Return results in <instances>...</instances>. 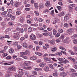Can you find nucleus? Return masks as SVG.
I'll return each instance as SVG.
<instances>
[{
  "label": "nucleus",
  "instance_id": "obj_1",
  "mask_svg": "<svg viewBox=\"0 0 77 77\" xmlns=\"http://www.w3.org/2000/svg\"><path fill=\"white\" fill-rule=\"evenodd\" d=\"M8 72L9 73H11L12 71H15L16 70V68L14 66L10 67L8 68Z\"/></svg>",
  "mask_w": 77,
  "mask_h": 77
},
{
  "label": "nucleus",
  "instance_id": "obj_2",
  "mask_svg": "<svg viewBox=\"0 0 77 77\" xmlns=\"http://www.w3.org/2000/svg\"><path fill=\"white\" fill-rule=\"evenodd\" d=\"M30 64H31V62H30V61H25V62L23 64L24 68H25L26 67V66H27L30 65Z\"/></svg>",
  "mask_w": 77,
  "mask_h": 77
},
{
  "label": "nucleus",
  "instance_id": "obj_3",
  "mask_svg": "<svg viewBox=\"0 0 77 77\" xmlns=\"http://www.w3.org/2000/svg\"><path fill=\"white\" fill-rule=\"evenodd\" d=\"M67 32L69 35H71V33L74 32V28H70L67 30Z\"/></svg>",
  "mask_w": 77,
  "mask_h": 77
},
{
  "label": "nucleus",
  "instance_id": "obj_4",
  "mask_svg": "<svg viewBox=\"0 0 77 77\" xmlns=\"http://www.w3.org/2000/svg\"><path fill=\"white\" fill-rule=\"evenodd\" d=\"M48 42L51 44V45H54L55 44V41H54V40H52L51 41L50 40H48Z\"/></svg>",
  "mask_w": 77,
  "mask_h": 77
},
{
  "label": "nucleus",
  "instance_id": "obj_5",
  "mask_svg": "<svg viewBox=\"0 0 77 77\" xmlns=\"http://www.w3.org/2000/svg\"><path fill=\"white\" fill-rule=\"evenodd\" d=\"M30 38L31 40L34 41L36 39V36L33 35H31L30 36Z\"/></svg>",
  "mask_w": 77,
  "mask_h": 77
},
{
  "label": "nucleus",
  "instance_id": "obj_6",
  "mask_svg": "<svg viewBox=\"0 0 77 77\" xmlns=\"http://www.w3.org/2000/svg\"><path fill=\"white\" fill-rule=\"evenodd\" d=\"M64 42L65 43H68L69 42V38L68 37H67L66 39L64 40Z\"/></svg>",
  "mask_w": 77,
  "mask_h": 77
},
{
  "label": "nucleus",
  "instance_id": "obj_7",
  "mask_svg": "<svg viewBox=\"0 0 77 77\" xmlns=\"http://www.w3.org/2000/svg\"><path fill=\"white\" fill-rule=\"evenodd\" d=\"M19 70H20L19 72V74H21V75H23L24 74V72H23V71H25L23 69H20Z\"/></svg>",
  "mask_w": 77,
  "mask_h": 77
},
{
  "label": "nucleus",
  "instance_id": "obj_8",
  "mask_svg": "<svg viewBox=\"0 0 77 77\" xmlns=\"http://www.w3.org/2000/svg\"><path fill=\"white\" fill-rule=\"evenodd\" d=\"M30 59L32 60H35L37 59V57L36 56L32 57L30 58Z\"/></svg>",
  "mask_w": 77,
  "mask_h": 77
},
{
  "label": "nucleus",
  "instance_id": "obj_9",
  "mask_svg": "<svg viewBox=\"0 0 77 77\" xmlns=\"http://www.w3.org/2000/svg\"><path fill=\"white\" fill-rule=\"evenodd\" d=\"M46 64L45 63H42L39 64V66L40 67H44L45 66Z\"/></svg>",
  "mask_w": 77,
  "mask_h": 77
},
{
  "label": "nucleus",
  "instance_id": "obj_10",
  "mask_svg": "<svg viewBox=\"0 0 77 77\" xmlns=\"http://www.w3.org/2000/svg\"><path fill=\"white\" fill-rule=\"evenodd\" d=\"M14 50L12 48H11L9 50V52L10 53H11V54H12V53H14Z\"/></svg>",
  "mask_w": 77,
  "mask_h": 77
},
{
  "label": "nucleus",
  "instance_id": "obj_11",
  "mask_svg": "<svg viewBox=\"0 0 77 77\" xmlns=\"http://www.w3.org/2000/svg\"><path fill=\"white\" fill-rule=\"evenodd\" d=\"M68 59L71 60L72 62H74L75 61V59L72 57H68Z\"/></svg>",
  "mask_w": 77,
  "mask_h": 77
},
{
  "label": "nucleus",
  "instance_id": "obj_12",
  "mask_svg": "<svg viewBox=\"0 0 77 77\" xmlns=\"http://www.w3.org/2000/svg\"><path fill=\"white\" fill-rule=\"evenodd\" d=\"M39 6V9H42V8L44 7V5L43 4H40Z\"/></svg>",
  "mask_w": 77,
  "mask_h": 77
},
{
  "label": "nucleus",
  "instance_id": "obj_13",
  "mask_svg": "<svg viewBox=\"0 0 77 77\" xmlns=\"http://www.w3.org/2000/svg\"><path fill=\"white\" fill-rule=\"evenodd\" d=\"M45 70L46 72H48L49 71V68H48V66H47L45 67Z\"/></svg>",
  "mask_w": 77,
  "mask_h": 77
},
{
  "label": "nucleus",
  "instance_id": "obj_14",
  "mask_svg": "<svg viewBox=\"0 0 77 77\" xmlns=\"http://www.w3.org/2000/svg\"><path fill=\"white\" fill-rule=\"evenodd\" d=\"M23 46L24 47L26 48H28V45H27V44L26 42H24L23 43Z\"/></svg>",
  "mask_w": 77,
  "mask_h": 77
},
{
  "label": "nucleus",
  "instance_id": "obj_15",
  "mask_svg": "<svg viewBox=\"0 0 77 77\" xmlns=\"http://www.w3.org/2000/svg\"><path fill=\"white\" fill-rule=\"evenodd\" d=\"M45 5L47 7H48V6H50V2H46Z\"/></svg>",
  "mask_w": 77,
  "mask_h": 77
},
{
  "label": "nucleus",
  "instance_id": "obj_16",
  "mask_svg": "<svg viewBox=\"0 0 77 77\" xmlns=\"http://www.w3.org/2000/svg\"><path fill=\"white\" fill-rule=\"evenodd\" d=\"M20 21L21 22V23H23V22L24 21V19L21 17H20Z\"/></svg>",
  "mask_w": 77,
  "mask_h": 77
},
{
  "label": "nucleus",
  "instance_id": "obj_17",
  "mask_svg": "<svg viewBox=\"0 0 77 77\" xmlns=\"http://www.w3.org/2000/svg\"><path fill=\"white\" fill-rule=\"evenodd\" d=\"M25 69H29V70H30V69H32V66H28L27 67H25Z\"/></svg>",
  "mask_w": 77,
  "mask_h": 77
},
{
  "label": "nucleus",
  "instance_id": "obj_18",
  "mask_svg": "<svg viewBox=\"0 0 77 77\" xmlns=\"http://www.w3.org/2000/svg\"><path fill=\"white\" fill-rule=\"evenodd\" d=\"M56 50H57V48L56 47H54L51 49V51L53 52H54L55 51H56Z\"/></svg>",
  "mask_w": 77,
  "mask_h": 77
},
{
  "label": "nucleus",
  "instance_id": "obj_19",
  "mask_svg": "<svg viewBox=\"0 0 77 77\" xmlns=\"http://www.w3.org/2000/svg\"><path fill=\"white\" fill-rule=\"evenodd\" d=\"M64 12H62L60 14H59L58 16L59 17H62L64 16Z\"/></svg>",
  "mask_w": 77,
  "mask_h": 77
},
{
  "label": "nucleus",
  "instance_id": "obj_20",
  "mask_svg": "<svg viewBox=\"0 0 77 77\" xmlns=\"http://www.w3.org/2000/svg\"><path fill=\"white\" fill-rule=\"evenodd\" d=\"M56 55H58V56H61L62 55V52H57L55 54Z\"/></svg>",
  "mask_w": 77,
  "mask_h": 77
},
{
  "label": "nucleus",
  "instance_id": "obj_21",
  "mask_svg": "<svg viewBox=\"0 0 77 77\" xmlns=\"http://www.w3.org/2000/svg\"><path fill=\"white\" fill-rule=\"evenodd\" d=\"M35 54H36L37 55H38V56H42L43 55V54L42 53H39L38 52H35Z\"/></svg>",
  "mask_w": 77,
  "mask_h": 77
},
{
  "label": "nucleus",
  "instance_id": "obj_22",
  "mask_svg": "<svg viewBox=\"0 0 77 77\" xmlns=\"http://www.w3.org/2000/svg\"><path fill=\"white\" fill-rule=\"evenodd\" d=\"M77 37V34H75L73 36H72L71 38L72 39H75Z\"/></svg>",
  "mask_w": 77,
  "mask_h": 77
},
{
  "label": "nucleus",
  "instance_id": "obj_23",
  "mask_svg": "<svg viewBox=\"0 0 77 77\" xmlns=\"http://www.w3.org/2000/svg\"><path fill=\"white\" fill-rule=\"evenodd\" d=\"M36 71H42V69L41 68H35V69Z\"/></svg>",
  "mask_w": 77,
  "mask_h": 77
},
{
  "label": "nucleus",
  "instance_id": "obj_24",
  "mask_svg": "<svg viewBox=\"0 0 77 77\" xmlns=\"http://www.w3.org/2000/svg\"><path fill=\"white\" fill-rule=\"evenodd\" d=\"M68 8L70 12H72V10H73V8H72L71 6L69 5L68 7Z\"/></svg>",
  "mask_w": 77,
  "mask_h": 77
},
{
  "label": "nucleus",
  "instance_id": "obj_25",
  "mask_svg": "<svg viewBox=\"0 0 77 77\" xmlns=\"http://www.w3.org/2000/svg\"><path fill=\"white\" fill-rule=\"evenodd\" d=\"M59 48L60 49H61V50H64V51H66V49L64 48H63L62 46L59 47Z\"/></svg>",
  "mask_w": 77,
  "mask_h": 77
},
{
  "label": "nucleus",
  "instance_id": "obj_26",
  "mask_svg": "<svg viewBox=\"0 0 77 77\" xmlns=\"http://www.w3.org/2000/svg\"><path fill=\"white\" fill-rule=\"evenodd\" d=\"M53 34L54 35H55L56 34V33H57V31L56 29H54L53 30Z\"/></svg>",
  "mask_w": 77,
  "mask_h": 77
},
{
  "label": "nucleus",
  "instance_id": "obj_27",
  "mask_svg": "<svg viewBox=\"0 0 77 77\" xmlns=\"http://www.w3.org/2000/svg\"><path fill=\"white\" fill-rule=\"evenodd\" d=\"M7 11H8V13H12V9H8Z\"/></svg>",
  "mask_w": 77,
  "mask_h": 77
},
{
  "label": "nucleus",
  "instance_id": "obj_28",
  "mask_svg": "<svg viewBox=\"0 0 77 77\" xmlns=\"http://www.w3.org/2000/svg\"><path fill=\"white\" fill-rule=\"evenodd\" d=\"M28 32H31L32 31V28L30 27L28 28Z\"/></svg>",
  "mask_w": 77,
  "mask_h": 77
},
{
  "label": "nucleus",
  "instance_id": "obj_29",
  "mask_svg": "<svg viewBox=\"0 0 77 77\" xmlns=\"http://www.w3.org/2000/svg\"><path fill=\"white\" fill-rule=\"evenodd\" d=\"M49 67L50 68H51V69H54V67L53 66L52 64H49Z\"/></svg>",
  "mask_w": 77,
  "mask_h": 77
},
{
  "label": "nucleus",
  "instance_id": "obj_30",
  "mask_svg": "<svg viewBox=\"0 0 77 77\" xmlns=\"http://www.w3.org/2000/svg\"><path fill=\"white\" fill-rule=\"evenodd\" d=\"M7 11H5L3 12H2L1 14V15H5V14H7Z\"/></svg>",
  "mask_w": 77,
  "mask_h": 77
},
{
  "label": "nucleus",
  "instance_id": "obj_31",
  "mask_svg": "<svg viewBox=\"0 0 77 77\" xmlns=\"http://www.w3.org/2000/svg\"><path fill=\"white\" fill-rule=\"evenodd\" d=\"M20 54H22V55H27V54L26 53V52H22L20 53Z\"/></svg>",
  "mask_w": 77,
  "mask_h": 77
},
{
  "label": "nucleus",
  "instance_id": "obj_32",
  "mask_svg": "<svg viewBox=\"0 0 77 77\" xmlns=\"http://www.w3.org/2000/svg\"><path fill=\"white\" fill-rule=\"evenodd\" d=\"M44 60H46V61H49L50 59L48 57H45L44 58Z\"/></svg>",
  "mask_w": 77,
  "mask_h": 77
},
{
  "label": "nucleus",
  "instance_id": "obj_33",
  "mask_svg": "<svg viewBox=\"0 0 77 77\" xmlns=\"http://www.w3.org/2000/svg\"><path fill=\"white\" fill-rule=\"evenodd\" d=\"M68 52L71 53L72 55H74V52H72V51L71 50H69L68 51Z\"/></svg>",
  "mask_w": 77,
  "mask_h": 77
},
{
  "label": "nucleus",
  "instance_id": "obj_34",
  "mask_svg": "<svg viewBox=\"0 0 77 77\" xmlns=\"http://www.w3.org/2000/svg\"><path fill=\"white\" fill-rule=\"evenodd\" d=\"M65 38V35H61V37H60V39H63Z\"/></svg>",
  "mask_w": 77,
  "mask_h": 77
},
{
  "label": "nucleus",
  "instance_id": "obj_35",
  "mask_svg": "<svg viewBox=\"0 0 77 77\" xmlns=\"http://www.w3.org/2000/svg\"><path fill=\"white\" fill-rule=\"evenodd\" d=\"M57 8L59 11H61V10H62V7H61V6H57Z\"/></svg>",
  "mask_w": 77,
  "mask_h": 77
},
{
  "label": "nucleus",
  "instance_id": "obj_36",
  "mask_svg": "<svg viewBox=\"0 0 77 77\" xmlns=\"http://www.w3.org/2000/svg\"><path fill=\"white\" fill-rule=\"evenodd\" d=\"M64 26L65 27H66V28L69 27V25H68V24H67V23H65V24L64 25Z\"/></svg>",
  "mask_w": 77,
  "mask_h": 77
},
{
  "label": "nucleus",
  "instance_id": "obj_37",
  "mask_svg": "<svg viewBox=\"0 0 77 77\" xmlns=\"http://www.w3.org/2000/svg\"><path fill=\"white\" fill-rule=\"evenodd\" d=\"M12 59V57L11 56H8L6 57V59L7 60H9V59Z\"/></svg>",
  "mask_w": 77,
  "mask_h": 77
},
{
  "label": "nucleus",
  "instance_id": "obj_38",
  "mask_svg": "<svg viewBox=\"0 0 77 77\" xmlns=\"http://www.w3.org/2000/svg\"><path fill=\"white\" fill-rule=\"evenodd\" d=\"M25 52L26 54V55H27V54H29L30 53V51L28 50H26L25 51Z\"/></svg>",
  "mask_w": 77,
  "mask_h": 77
},
{
  "label": "nucleus",
  "instance_id": "obj_39",
  "mask_svg": "<svg viewBox=\"0 0 77 77\" xmlns=\"http://www.w3.org/2000/svg\"><path fill=\"white\" fill-rule=\"evenodd\" d=\"M51 32H48L46 33L47 36H51Z\"/></svg>",
  "mask_w": 77,
  "mask_h": 77
},
{
  "label": "nucleus",
  "instance_id": "obj_40",
  "mask_svg": "<svg viewBox=\"0 0 77 77\" xmlns=\"http://www.w3.org/2000/svg\"><path fill=\"white\" fill-rule=\"evenodd\" d=\"M20 30L19 32L21 33H23V32H24V30L23 29V28H21L20 30Z\"/></svg>",
  "mask_w": 77,
  "mask_h": 77
},
{
  "label": "nucleus",
  "instance_id": "obj_41",
  "mask_svg": "<svg viewBox=\"0 0 77 77\" xmlns=\"http://www.w3.org/2000/svg\"><path fill=\"white\" fill-rule=\"evenodd\" d=\"M16 14L17 15H19L21 14V12L20 11H17L16 13Z\"/></svg>",
  "mask_w": 77,
  "mask_h": 77
},
{
  "label": "nucleus",
  "instance_id": "obj_42",
  "mask_svg": "<svg viewBox=\"0 0 77 77\" xmlns=\"http://www.w3.org/2000/svg\"><path fill=\"white\" fill-rule=\"evenodd\" d=\"M34 13H35V15H36V16H39V13L37 11H35Z\"/></svg>",
  "mask_w": 77,
  "mask_h": 77
},
{
  "label": "nucleus",
  "instance_id": "obj_43",
  "mask_svg": "<svg viewBox=\"0 0 77 77\" xmlns=\"http://www.w3.org/2000/svg\"><path fill=\"white\" fill-rule=\"evenodd\" d=\"M8 54L6 53L3 54L2 56L3 57H6L7 56H8Z\"/></svg>",
  "mask_w": 77,
  "mask_h": 77
},
{
  "label": "nucleus",
  "instance_id": "obj_44",
  "mask_svg": "<svg viewBox=\"0 0 77 77\" xmlns=\"http://www.w3.org/2000/svg\"><path fill=\"white\" fill-rule=\"evenodd\" d=\"M10 20V19L9 18H5L4 19V21H9Z\"/></svg>",
  "mask_w": 77,
  "mask_h": 77
},
{
  "label": "nucleus",
  "instance_id": "obj_45",
  "mask_svg": "<svg viewBox=\"0 0 77 77\" xmlns=\"http://www.w3.org/2000/svg\"><path fill=\"white\" fill-rule=\"evenodd\" d=\"M53 76H54V77H56L57 76V75H58V74H57V73L55 72L53 73Z\"/></svg>",
  "mask_w": 77,
  "mask_h": 77
},
{
  "label": "nucleus",
  "instance_id": "obj_46",
  "mask_svg": "<svg viewBox=\"0 0 77 77\" xmlns=\"http://www.w3.org/2000/svg\"><path fill=\"white\" fill-rule=\"evenodd\" d=\"M60 35V33H58L56 34V35H55V37L56 38H57V37H59Z\"/></svg>",
  "mask_w": 77,
  "mask_h": 77
},
{
  "label": "nucleus",
  "instance_id": "obj_47",
  "mask_svg": "<svg viewBox=\"0 0 77 77\" xmlns=\"http://www.w3.org/2000/svg\"><path fill=\"white\" fill-rule=\"evenodd\" d=\"M13 44L14 45H17L18 44V43L17 42H13Z\"/></svg>",
  "mask_w": 77,
  "mask_h": 77
},
{
  "label": "nucleus",
  "instance_id": "obj_48",
  "mask_svg": "<svg viewBox=\"0 0 77 77\" xmlns=\"http://www.w3.org/2000/svg\"><path fill=\"white\" fill-rule=\"evenodd\" d=\"M73 44H77V39H74L73 41Z\"/></svg>",
  "mask_w": 77,
  "mask_h": 77
},
{
  "label": "nucleus",
  "instance_id": "obj_49",
  "mask_svg": "<svg viewBox=\"0 0 77 77\" xmlns=\"http://www.w3.org/2000/svg\"><path fill=\"white\" fill-rule=\"evenodd\" d=\"M58 32L60 33H63V30L62 29H60L58 30Z\"/></svg>",
  "mask_w": 77,
  "mask_h": 77
},
{
  "label": "nucleus",
  "instance_id": "obj_50",
  "mask_svg": "<svg viewBox=\"0 0 77 77\" xmlns=\"http://www.w3.org/2000/svg\"><path fill=\"white\" fill-rule=\"evenodd\" d=\"M58 5H60V6H63V4H62V2H60L58 3Z\"/></svg>",
  "mask_w": 77,
  "mask_h": 77
},
{
  "label": "nucleus",
  "instance_id": "obj_51",
  "mask_svg": "<svg viewBox=\"0 0 77 77\" xmlns=\"http://www.w3.org/2000/svg\"><path fill=\"white\" fill-rule=\"evenodd\" d=\"M11 20H15V17L12 16L11 17Z\"/></svg>",
  "mask_w": 77,
  "mask_h": 77
},
{
  "label": "nucleus",
  "instance_id": "obj_52",
  "mask_svg": "<svg viewBox=\"0 0 77 77\" xmlns=\"http://www.w3.org/2000/svg\"><path fill=\"white\" fill-rule=\"evenodd\" d=\"M14 6L16 7H18V2L15 3Z\"/></svg>",
  "mask_w": 77,
  "mask_h": 77
},
{
  "label": "nucleus",
  "instance_id": "obj_53",
  "mask_svg": "<svg viewBox=\"0 0 77 77\" xmlns=\"http://www.w3.org/2000/svg\"><path fill=\"white\" fill-rule=\"evenodd\" d=\"M55 54H49V56H55Z\"/></svg>",
  "mask_w": 77,
  "mask_h": 77
},
{
  "label": "nucleus",
  "instance_id": "obj_54",
  "mask_svg": "<svg viewBox=\"0 0 77 77\" xmlns=\"http://www.w3.org/2000/svg\"><path fill=\"white\" fill-rule=\"evenodd\" d=\"M61 53H63V54H65V55H66V52H65V51H61Z\"/></svg>",
  "mask_w": 77,
  "mask_h": 77
},
{
  "label": "nucleus",
  "instance_id": "obj_55",
  "mask_svg": "<svg viewBox=\"0 0 77 77\" xmlns=\"http://www.w3.org/2000/svg\"><path fill=\"white\" fill-rule=\"evenodd\" d=\"M47 30L48 31H51V30H52V29L51 28L48 27L47 28Z\"/></svg>",
  "mask_w": 77,
  "mask_h": 77
},
{
  "label": "nucleus",
  "instance_id": "obj_56",
  "mask_svg": "<svg viewBox=\"0 0 77 77\" xmlns=\"http://www.w3.org/2000/svg\"><path fill=\"white\" fill-rule=\"evenodd\" d=\"M8 24L10 26H13L14 25V23L12 22H9L8 23Z\"/></svg>",
  "mask_w": 77,
  "mask_h": 77
},
{
  "label": "nucleus",
  "instance_id": "obj_57",
  "mask_svg": "<svg viewBox=\"0 0 77 77\" xmlns=\"http://www.w3.org/2000/svg\"><path fill=\"white\" fill-rule=\"evenodd\" d=\"M34 5L35 7V8H38V4L36 3H35L34 4Z\"/></svg>",
  "mask_w": 77,
  "mask_h": 77
},
{
  "label": "nucleus",
  "instance_id": "obj_58",
  "mask_svg": "<svg viewBox=\"0 0 77 77\" xmlns=\"http://www.w3.org/2000/svg\"><path fill=\"white\" fill-rule=\"evenodd\" d=\"M12 14H7V16L8 17H12Z\"/></svg>",
  "mask_w": 77,
  "mask_h": 77
},
{
  "label": "nucleus",
  "instance_id": "obj_59",
  "mask_svg": "<svg viewBox=\"0 0 77 77\" xmlns=\"http://www.w3.org/2000/svg\"><path fill=\"white\" fill-rule=\"evenodd\" d=\"M60 76H61L62 77H63V72H61L60 73Z\"/></svg>",
  "mask_w": 77,
  "mask_h": 77
},
{
  "label": "nucleus",
  "instance_id": "obj_60",
  "mask_svg": "<svg viewBox=\"0 0 77 77\" xmlns=\"http://www.w3.org/2000/svg\"><path fill=\"white\" fill-rule=\"evenodd\" d=\"M11 29L10 28H8L6 30V32H9L10 31H11Z\"/></svg>",
  "mask_w": 77,
  "mask_h": 77
},
{
  "label": "nucleus",
  "instance_id": "obj_61",
  "mask_svg": "<svg viewBox=\"0 0 77 77\" xmlns=\"http://www.w3.org/2000/svg\"><path fill=\"white\" fill-rule=\"evenodd\" d=\"M2 26H6V23L5 22H2Z\"/></svg>",
  "mask_w": 77,
  "mask_h": 77
},
{
  "label": "nucleus",
  "instance_id": "obj_62",
  "mask_svg": "<svg viewBox=\"0 0 77 77\" xmlns=\"http://www.w3.org/2000/svg\"><path fill=\"white\" fill-rule=\"evenodd\" d=\"M14 76L15 77H18V74L15 73L14 74Z\"/></svg>",
  "mask_w": 77,
  "mask_h": 77
},
{
  "label": "nucleus",
  "instance_id": "obj_63",
  "mask_svg": "<svg viewBox=\"0 0 77 77\" xmlns=\"http://www.w3.org/2000/svg\"><path fill=\"white\" fill-rule=\"evenodd\" d=\"M10 77V75H9V74H7L6 75H5V76H4V77Z\"/></svg>",
  "mask_w": 77,
  "mask_h": 77
},
{
  "label": "nucleus",
  "instance_id": "obj_64",
  "mask_svg": "<svg viewBox=\"0 0 77 77\" xmlns=\"http://www.w3.org/2000/svg\"><path fill=\"white\" fill-rule=\"evenodd\" d=\"M70 70L73 72H75V70H74V69H70Z\"/></svg>",
  "mask_w": 77,
  "mask_h": 77
}]
</instances>
